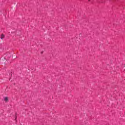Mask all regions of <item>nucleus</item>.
<instances>
[{
    "mask_svg": "<svg viewBox=\"0 0 125 125\" xmlns=\"http://www.w3.org/2000/svg\"><path fill=\"white\" fill-rule=\"evenodd\" d=\"M6 57H7L8 58H10V57H11V54H10V53H7L5 54V56H3L1 58H3L4 60H5V59L6 61H7V59L6 58Z\"/></svg>",
    "mask_w": 125,
    "mask_h": 125,
    "instance_id": "f257e3e1",
    "label": "nucleus"
},
{
    "mask_svg": "<svg viewBox=\"0 0 125 125\" xmlns=\"http://www.w3.org/2000/svg\"><path fill=\"white\" fill-rule=\"evenodd\" d=\"M0 62H1L2 64H5V63H6V59L4 60L3 58H1L0 59Z\"/></svg>",
    "mask_w": 125,
    "mask_h": 125,
    "instance_id": "f03ea898",
    "label": "nucleus"
},
{
    "mask_svg": "<svg viewBox=\"0 0 125 125\" xmlns=\"http://www.w3.org/2000/svg\"><path fill=\"white\" fill-rule=\"evenodd\" d=\"M5 102H8V97H5L4 99Z\"/></svg>",
    "mask_w": 125,
    "mask_h": 125,
    "instance_id": "7ed1b4c3",
    "label": "nucleus"
},
{
    "mask_svg": "<svg viewBox=\"0 0 125 125\" xmlns=\"http://www.w3.org/2000/svg\"><path fill=\"white\" fill-rule=\"evenodd\" d=\"M3 39H4V35L1 34V36H0V39L1 40H3Z\"/></svg>",
    "mask_w": 125,
    "mask_h": 125,
    "instance_id": "20e7f679",
    "label": "nucleus"
},
{
    "mask_svg": "<svg viewBox=\"0 0 125 125\" xmlns=\"http://www.w3.org/2000/svg\"><path fill=\"white\" fill-rule=\"evenodd\" d=\"M97 2H99V3H100V2H102V0H97Z\"/></svg>",
    "mask_w": 125,
    "mask_h": 125,
    "instance_id": "39448f33",
    "label": "nucleus"
},
{
    "mask_svg": "<svg viewBox=\"0 0 125 125\" xmlns=\"http://www.w3.org/2000/svg\"><path fill=\"white\" fill-rule=\"evenodd\" d=\"M16 116H15V120H17V116H16V115H17V113H16Z\"/></svg>",
    "mask_w": 125,
    "mask_h": 125,
    "instance_id": "423d86ee",
    "label": "nucleus"
},
{
    "mask_svg": "<svg viewBox=\"0 0 125 125\" xmlns=\"http://www.w3.org/2000/svg\"><path fill=\"white\" fill-rule=\"evenodd\" d=\"M41 54H43V51H42V52H41Z\"/></svg>",
    "mask_w": 125,
    "mask_h": 125,
    "instance_id": "0eeeda50",
    "label": "nucleus"
},
{
    "mask_svg": "<svg viewBox=\"0 0 125 125\" xmlns=\"http://www.w3.org/2000/svg\"><path fill=\"white\" fill-rule=\"evenodd\" d=\"M10 76L12 77V72H11V73H10Z\"/></svg>",
    "mask_w": 125,
    "mask_h": 125,
    "instance_id": "6e6552de",
    "label": "nucleus"
},
{
    "mask_svg": "<svg viewBox=\"0 0 125 125\" xmlns=\"http://www.w3.org/2000/svg\"><path fill=\"white\" fill-rule=\"evenodd\" d=\"M88 1H91V0H88Z\"/></svg>",
    "mask_w": 125,
    "mask_h": 125,
    "instance_id": "1a4fd4ad",
    "label": "nucleus"
}]
</instances>
